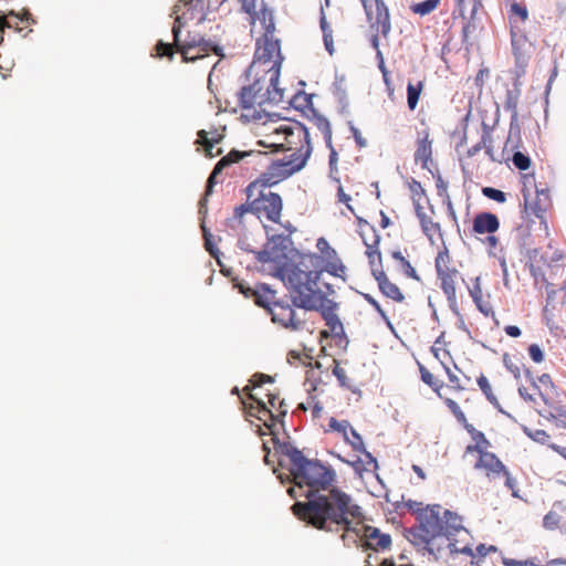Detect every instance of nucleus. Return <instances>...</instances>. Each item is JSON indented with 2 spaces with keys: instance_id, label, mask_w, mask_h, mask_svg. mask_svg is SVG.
Here are the masks:
<instances>
[{
  "instance_id": "9b49d317",
  "label": "nucleus",
  "mask_w": 566,
  "mask_h": 566,
  "mask_svg": "<svg viewBox=\"0 0 566 566\" xmlns=\"http://www.w3.org/2000/svg\"><path fill=\"white\" fill-rule=\"evenodd\" d=\"M391 546V536L381 533L379 528L370 525H361L363 551L384 552Z\"/></svg>"
},
{
  "instance_id": "2eb2a0df",
  "label": "nucleus",
  "mask_w": 566,
  "mask_h": 566,
  "mask_svg": "<svg viewBox=\"0 0 566 566\" xmlns=\"http://www.w3.org/2000/svg\"><path fill=\"white\" fill-rule=\"evenodd\" d=\"M514 241L521 253L525 254L530 260L536 256L537 249L533 248L534 240L528 224H520L515 228Z\"/></svg>"
},
{
  "instance_id": "393cba45",
  "label": "nucleus",
  "mask_w": 566,
  "mask_h": 566,
  "mask_svg": "<svg viewBox=\"0 0 566 566\" xmlns=\"http://www.w3.org/2000/svg\"><path fill=\"white\" fill-rule=\"evenodd\" d=\"M476 382H478V386L480 387L481 391L484 394L485 398L488 399V401L501 413H503L504 416H506L507 418L514 420V417L509 413L507 411H505L502 406L500 405L497 398L494 396L493 391H492V388H491V385L488 380V378L481 374L478 379H476Z\"/></svg>"
},
{
  "instance_id": "bb28decb",
  "label": "nucleus",
  "mask_w": 566,
  "mask_h": 566,
  "mask_svg": "<svg viewBox=\"0 0 566 566\" xmlns=\"http://www.w3.org/2000/svg\"><path fill=\"white\" fill-rule=\"evenodd\" d=\"M482 130L483 133L481 136V140L478 144L473 145L471 148H469V157L475 156L483 147L486 149V154L492 156V129L485 122H482Z\"/></svg>"
},
{
  "instance_id": "f03ea898",
  "label": "nucleus",
  "mask_w": 566,
  "mask_h": 566,
  "mask_svg": "<svg viewBox=\"0 0 566 566\" xmlns=\"http://www.w3.org/2000/svg\"><path fill=\"white\" fill-rule=\"evenodd\" d=\"M268 241L263 249L256 253V261L274 263L272 275L284 284L290 292H300V289L317 286L324 270L321 266L323 259L313 252H301L294 248L289 235L270 234V227L263 226Z\"/></svg>"
},
{
  "instance_id": "c756f323",
  "label": "nucleus",
  "mask_w": 566,
  "mask_h": 566,
  "mask_svg": "<svg viewBox=\"0 0 566 566\" xmlns=\"http://www.w3.org/2000/svg\"><path fill=\"white\" fill-rule=\"evenodd\" d=\"M421 230L423 234L428 238L431 244H434L433 234L437 233L441 240H443V234L441 230V226L438 222H434L430 217L426 216L424 221H419Z\"/></svg>"
},
{
  "instance_id": "338daca9",
  "label": "nucleus",
  "mask_w": 566,
  "mask_h": 566,
  "mask_svg": "<svg viewBox=\"0 0 566 566\" xmlns=\"http://www.w3.org/2000/svg\"><path fill=\"white\" fill-rule=\"evenodd\" d=\"M242 10L248 13L251 18V22L254 23L256 20L255 0H239Z\"/></svg>"
},
{
  "instance_id": "864d4df0",
  "label": "nucleus",
  "mask_w": 566,
  "mask_h": 566,
  "mask_svg": "<svg viewBox=\"0 0 566 566\" xmlns=\"http://www.w3.org/2000/svg\"><path fill=\"white\" fill-rule=\"evenodd\" d=\"M482 193L488 199L494 200L499 203H503L506 200V193L500 189L493 187H483Z\"/></svg>"
},
{
  "instance_id": "58836bf2",
  "label": "nucleus",
  "mask_w": 566,
  "mask_h": 566,
  "mask_svg": "<svg viewBox=\"0 0 566 566\" xmlns=\"http://www.w3.org/2000/svg\"><path fill=\"white\" fill-rule=\"evenodd\" d=\"M422 82H418L417 85L408 83L407 86V104L410 111H413L417 107L419 102V97L422 91Z\"/></svg>"
},
{
  "instance_id": "6e6d98bb",
  "label": "nucleus",
  "mask_w": 566,
  "mask_h": 566,
  "mask_svg": "<svg viewBox=\"0 0 566 566\" xmlns=\"http://www.w3.org/2000/svg\"><path fill=\"white\" fill-rule=\"evenodd\" d=\"M248 113L241 114V119L245 123H258L261 122L264 118V115L266 112L264 109H255L253 106L251 109H247Z\"/></svg>"
},
{
  "instance_id": "8fccbe9b",
  "label": "nucleus",
  "mask_w": 566,
  "mask_h": 566,
  "mask_svg": "<svg viewBox=\"0 0 566 566\" xmlns=\"http://www.w3.org/2000/svg\"><path fill=\"white\" fill-rule=\"evenodd\" d=\"M420 375L421 380L432 388L436 392H439V389L442 388V384L437 380L433 375L423 366L420 365ZM440 396V394H438Z\"/></svg>"
},
{
  "instance_id": "052dcab7",
  "label": "nucleus",
  "mask_w": 566,
  "mask_h": 566,
  "mask_svg": "<svg viewBox=\"0 0 566 566\" xmlns=\"http://www.w3.org/2000/svg\"><path fill=\"white\" fill-rule=\"evenodd\" d=\"M560 522V516L554 511H549L543 518V526L546 530H555Z\"/></svg>"
},
{
  "instance_id": "bf43d9fd",
  "label": "nucleus",
  "mask_w": 566,
  "mask_h": 566,
  "mask_svg": "<svg viewBox=\"0 0 566 566\" xmlns=\"http://www.w3.org/2000/svg\"><path fill=\"white\" fill-rule=\"evenodd\" d=\"M463 428L471 436L472 440L475 441V443H478V442L483 443L484 447L490 446V442L485 438L484 433L482 431L476 430L471 423H469V422L465 423V426Z\"/></svg>"
},
{
  "instance_id": "a18cd8bd",
  "label": "nucleus",
  "mask_w": 566,
  "mask_h": 566,
  "mask_svg": "<svg viewBox=\"0 0 566 566\" xmlns=\"http://www.w3.org/2000/svg\"><path fill=\"white\" fill-rule=\"evenodd\" d=\"M359 294L363 296V298L368 303L370 304L375 311L380 315V317L382 318V321L387 324V326L390 328V329H394V326L389 319V317L387 316V314L385 313V311L382 310V307L380 306L379 302L370 294L368 293H363V292H359Z\"/></svg>"
},
{
  "instance_id": "423d86ee",
  "label": "nucleus",
  "mask_w": 566,
  "mask_h": 566,
  "mask_svg": "<svg viewBox=\"0 0 566 566\" xmlns=\"http://www.w3.org/2000/svg\"><path fill=\"white\" fill-rule=\"evenodd\" d=\"M276 59L273 62V65L270 67L271 76H270V86L266 92L260 96V101L258 102L259 106L264 105L265 103L279 104L283 101L284 91L279 87V80L281 73V64L283 62V56L281 54L280 40L273 38H266L264 40V44L262 48L258 45L254 60L251 65L245 70L244 76L245 80H250L251 71L255 66L256 63H270L274 56Z\"/></svg>"
},
{
  "instance_id": "de8ad7c7",
  "label": "nucleus",
  "mask_w": 566,
  "mask_h": 566,
  "mask_svg": "<svg viewBox=\"0 0 566 566\" xmlns=\"http://www.w3.org/2000/svg\"><path fill=\"white\" fill-rule=\"evenodd\" d=\"M316 248L323 254V256H321L323 261L328 259H337L336 250L329 245L328 241L325 238L317 239Z\"/></svg>"
},
{
  "instance_id": "f8f14e48",
  "label": "nucleus",
  "mask_w": 566,
  "mask_h": 566,
  "mask_svg": "<svg viewBox=\"0 0 566 566\" xmlns=\"http://www.w3.org/2000/svg\"><path fill=\"white\" fill-rule=\"evenodd\" d=\"M255 201H259L256 213L264 212L269 221L280 223L283 202L279 193L260 191V196Z\"/></svg>"
},
{
  "instance_id": "0e129e2a",
  "label": "nucleus",
  "mask_w": 566,
  "mask_h": 566,
  "mask_svg": "<svg viewBox=\"0 0 566 566\" xmlns=\"http://www.w3.org/2000/svg\"><path fill=\"white\" fill-rule=\"evenodd\" d=\"M253 154V151H240L237 149H232L228 155L223 156L222 158L226 159V163L230 166L231 164L239 163L241 159H243L247 156H250Z\"/></svg>"
},
{
  "instance_id": "5701e85b",
  "label": "nucleus",
  "mask_w": 566,
  "mask_h": 566,
  "mask_svg": "<svg viewBox=\"0 0 566 566\" xmlns=\"http://www.w3.org/2000/svg\"><path fill=\"white\" fill-rule=\"evenodd\" d=\"M475 469H485L493 474L506 473V467L493 452L482 453V457L476 461Z\"/></svg>"
},
{
  "instance_id": "6ab92c4d",
  "label": "nucleus",
  "mask_w": 566,
  "mask_h": 566,
  "mask_svg": "<svg viewBox=\"0 0 566 566\" xmlns=\"http://www.w3.org/2000/svg\"><path fill=\"white\" fill-rule=\"evenodd\" d=\"M263 86L261 80L256 78L253 83L244 85L238 92L239 106L242 109H251L254 106L258 95L261 93Z\"/></svg>"
},
{
  "instance_id": "49530a36",
  "label": "nucleus",
  "mask_w": 566,
  "mask_h": 566,
  "mask_svg": "<svg viewBox=\"0 0 566 566\" xmlns=\"http://www.w3.org/2000/svg\"><path fill=\"white\" fill-rule=\"evenodd\" d=\"M322 269L325 272L329 273L331 275L343 277L339 272L344 273L346 270V266L343 264L342 260L337 256V259L326 260V264Z\"/></svg>"
},
{
  "instance_id": "37998d69",
  "label": "nucleus",
  "mask_w": 566,
  "mask_h": 566,
  "mask_svg": "<svg viewBox=\"0 0 566 566\" xmlns=\"http://www.w3.org/2000/svg\"><path fill=\"white\" fill-rule=\"evenodd\" d=\"M441 241H442L443 249L438 252V255H437L436 262H434L437 275H441L444 272L451 271L447 266V262L449 261V250H448L444 241L443 240H441Z\"/></svg>"
},
{
  "instance_id": "ddd939ff",
  "label": "nucleus",
  "mask_w": 566,
  "mask_h": 566,
  "mask_svg": "<svg viewBox=\"0 0 566 566\" xmlns=\"http://www.w3.org/2000/svg\"><path fill=\"white\" fill-rule=\"evenodd\" d=\"M524 208L522 213L528 214L531 211L537 218L543 219L544 213L551 205L549 190L547 188H536V199L533 203H528L530 193L523 190Z\"/></svg>"
},
{
  "instance_id": "774afa93",
  "label": "nucleus",
  "mask_w": 566,
  "mask_h": 566,
  "mask_svg": "<svg viewBox=\"0 0 566 566\" xmlns=\"http://www.w3.org/2000/svg\"><path fill=\"white\" fill-rule=\"evenodd\" d=\"M528 355L534 363H542L544 360V352L537 344H531L527 348Z\"/></svg>"
},
{
  "instance_id": "13d9d810",
  "label": "nucleus",
  "mask_w": 566,
  "mask_h": 566,
  "mask_svg": "<svg viewBox=\"0 0 566 566\" xmlns=\"http://www.w3.org/2000/svg\"><path fill=\"white\" fill-rule=\"evenodd\" d=\"M349 433L353 439L348 437V441L345 442L348 443L353 448V450L358 452H365L366 448L364 446L361 436L354 428H350Z\"/></svg>"
},
{
  "instance_id": "5fc2aeb1",
  "label": "nucleus",
  "mask_w": 566,
  "mask_h": 566,
  "mask_svg": "<svg viewBox=\"0 0 566 566\" xmlns=\"http://www.w3.org/2000/svg\"><path fill=\"white\" fill-rule=\"evenodd\" d=\"M258 206L259 201L255 200H253L252 202L240 205L234 208L233 217L235 219H241L248 212L256 213Z\"/></svg>"
},
{
  "instance_id": "0eeeda50",
  "label": "nucleus",
  "mask_w": 566,
  "mask_h": 566,
  "mask_svg": "<svg viewBox=\"0 0 566 566\" xmlns=\"http://www.w3.org/2000/svg\"><path fill=\"white\" fill-rule=\"evenodd\" d=\"M460 520V528L457 531H450V534L447 532L448 530H442L441 533L434 537V546L441 549V556H438V553L434 552L428 553L431 555L434 560H446L451 562L453 564L457 563V559L460 555H465L468 557H475L474 552L471 547V544L465 542V537L470 536L469 531L462 525V517L459 515Z\"/></svg>"
},
{
  "instance_id": "a878e982",
  "label": "nucleus",
  "mask_w": 566,
  "mask_h": 566,
  "mask_svg": "<svg viewBox=\"0 0 566 566\" xmlns=\"http://www.w3.org/2000/svg\"><path fill=\"white\" fill-rule=\"evenodd\" d=\"M221 138L222 137L217 133H214L212 137H209V134L202 129L198 132L197 142L200 146L205 148L206 156L209 158H213L214 156L221 154V149H218L216 154L212 151L214 145L219 144Z\"/></svg>"
},
{
  "instance_id": "4468645a",
  "label": "nucleus",
  "mask_w": 566,
  "mask_h": 566,
  "mask_svg": "<svg viewBox=\"0 0 566 566\" xmlns=\"http://www.w3.org/2000/svg\"><path fill=\"white\" fill-rule=\"evenodd\" d=\"M370 232L373 235L371 242H369L368 239L365 237L363 230L359 231V234L366 247V255L368 258V263L371 269V274L374 275L375 270H382L381 253L379 251L380 235L378 234L375 227H370Z\"/></svg>"
},
{
  "instance_id": "c03bdc74",
  "label": "nucleus",
  "mask_w": 566,
  "mask_h": 566,
  "mask_svg": "<svg viewBox=\"0 0 566 566\" xmlns=\"http://www.w3.org/2000/svg\"><path fill=\"white\" fill-rule=\"evenodd\" d=\"M328 427L332 430L340 433L343 436L344 441H348V433L350 431V428H353V427L350 426V423L347 420L339 421L336 418L332 417L328 421Z\"/></svg>"
},
{
  "instance_id": "2f4dec72",
  "label": "nucleus",
  "mask_w": 566,
  "mask_h": 566,
  "mask_svg": "<svg viewBox=\"0 0 566 566\" xmlns=\"http://www.w3.org/2000/svg\"><path fill=\"white\" fill-rule=\"evenodd\" d=\"M458 273L455 269H452L450 272H444L441 275H438V279L441 281V290L443 291L446 297H450L451 295H457L455 284L453 276Z\"/></svg>"
},
{
  "instance_id": "72a5a7b5",
  "label": "nucleus",
  "mask_w": 566,
  "mask_h": 566,
  "mask_svg": "<svg viewBox=\"0 0 566 566\" xmlns=\"http://www.w3.org/2000/svg\"><path fill=\"white\" fill-rule=\"evenodd\" d=\"M200 226H201V230H202L206 250L209 252V254L213 259H216L218 261L219 264H221V262H220L221 253H220L219 249L217 248L216 243L213 242V235L211 234L209 229L206 227L205 221H202Z\"/></svg>"
},
{
  "instance_id": "f704fd0d",
  "label": "nucleus",
  "mask_w": 566,
  "mask_h": 566,
  "mask_svg": "<svg viewBox=\"0 0 566 566\" xmlns=\"http://www.w3.org/2000/svg\"><path fill=\"white\" fill-rule=\"evenodd\" d=\"M304 144H305V150L303 154L300 153L301 150H297V151H294L293 154H291L286 159H284V165H286V168L294 167L295 165L300 164V161H302L303 158L305 159V164L307 163V160L310 159V157L312 155L313 146H312V143H304Z\"/></svg>"
},
{
  "instance_id": "473e14b6",
  "label": "nucleus",
  "mask_w": 566,
  "mask_h": 566,
  "mask_svg": "<svg viewBox=\"0 0 566 566\" xmlns=\"http://www.w3.org/2000/svg\"><path fill=\"white\" fill-rule=\"evenodd\" d=\"M150 56L154 59H167L168 61H172L175 56V51L171 48V44L165 42L163 40L157 41L156 45L150 51Z\"/></svg>"
},
{
  "instance_id": "79ce46f5",
  "label": "nucleus",
  "mask_w": 566,
  "mask_h": 566,
  "mask_svg": "<svg viewBox=\"0 0 566 566\" xmlns=\"http://www.w3.org/2000/svg\"><path fill=\"white\" fill-rule=\"evenodd\" d=\"M521 97V93L517 92V90H507L505 95V101L503 104V108L506 112H510L512 114H518L517 112V104Z\"/></svg>"
},
{
  "instance_id": "7ed1b4c3",
  "label": "nucleus",
  "mask_w": 566,
  "mask_h": 566,
  "mask_svg": "<svg viewBox=\"0 0 566 566\" xmlns=\"http://www.w3.org/2000/svg\"><path fill=\"white\" fill-rule=\"evenodd\" d=\"M314 499L306 504L312 512V518L305 523L314 528L326 532L343 530L340 536L345 546L361 547V526L353 523V518L363 515L361 507L356 504L350 494L343 490H333L328 497L313 495Z\"/></svg>"
},
{
  "instance_id": "412c9836",
  "label": "nucleus",
  "mask_w": 566,
  "mask_h": 566,
  "mask_svg": "<svg viewBox=\"0 0 566 566\" xmlns=\"http://www.w3.org/2000/svg\"><path fill=\"white\" fill-rule=\"evenodd\" d=\"M290 306L295 311V303L297 297L301 300L310 298L312 303L318 304L324 303L325 301H328L329 298L326 297V294L318 287V286H308L304 289H300V292H290Z\"/></svg>"
},
{
  "instance_id": "20e7f679",
  "label": "nucleus",
  "mask_w": 566,
  "mask_h": 566,
  "mask_svg": "<svg viewBox=\"0 0 566 566\" xmlns=\"http://www.w3.org/2000/svg\"><path fill=\"white\" fill-rule=\"evenodd\" d=\"M405 505L412 514H416L418 525L406 530V538L418 548L427 553L434 552L441 556V549L434 546V537L442 530L457 531L460 528L459 514L450 510L443 509L440 504L427 505L422 507V503L408 500Z\"/></svg>"
},
{
  "instance_id": "dca6fc26",
  "label": "nucleus",
  "mask_w": 566,
  "mask_h": 566,
  "mask_svg": "<svg viewBox=\"0 0 566 566\" xmlns=\"http://www.w3.org/2000/svg\"><path fill=\"white\" fill-rule=\"evenodd\" d=\"M296 302V308L305 311H317L321 313V316L325 322L329 318L337 316L335 311L337 310L338 304L333 300L325 301L324 303L314 304L311 302L310 298L301 300L300 297H297Z\"/></svg>"
},
{
  "instance_id": "c85d7f7f",
  "label": "nucleus",
  "mask_w": 566,
  "mask_h": 566,
  "mask_svg": "<svg viewBox=\"0 0 566 566\" xmlns=\"http://www.w3.org/2000/svg\"><path fill=\"white\" fill-rule=\"evenodd\" d=\"M462 20V43L465 44V49L469 50V46L472 45L470 38L482 27L478 18L468 19V15L465 14V19Z\"/></svg>"
},
{
  "instance_id": "680f3d73",
  "label": "nucleus",
  "mask_w": 566,
  "mask_h": 566,
  "mask_svg": "<svg viewBox=\"0 0 566 566\" xmlns=\"http://www.w3.org/2000/svg\"><path fill=\"white\" fill-rule=\"evenodd\" d=\"M436 178V187H437V193L438 196L444 201L447 199H450L448 193V184L443 180L441 175L437 172V175H433Z\"/></svg>"
},
{
  "instance_id": "e2e57ef3",
  "label": "nucleus",
  "mask_w": 566,
  "mask_h": 566,
  "mask_svg": "<svg viewBox=\"0 0 566 566\" xmlns=\"http://www.w3.org/2000/svg\"><path fill=\"white\" fill-rule=\"evenodd\" d=\"M332 90L335 97L347 94L344 75H335V81L332 85Z\"/></svg>"
},
{
  "instance_id": "c9c22d12",
  "label": "nucleus",
  "mask_w": 566,
  "mask_h": 566,
  "mask_svg": "<svg viewBox=\"0 0 566 566\" xmlns=\"http://www.w3.org/2000/svg\"><path fill=\"white\" fill-rule=\"evenodd\" d=\"M198 36H200V35L199 34L191 35L190 33H188L187 39L184 42L181 40H180V42H177L174 40L176 45L180 50H182V61L184 62H189V61L195 60V59H190L188 56V50L199 46L201 41H198Z\"/></svg>"
},
{
  "instance_id": "ea45409f",
  "label": "nucleus",
  "mask_w": 566,
  "mask_h": 566,
  "mask_svg": "<svg viewBox=\"0 0 566 566\" xmlns=\"http://www.w3.org/2000/svg\"><path fill=\"white\" fill-rule=\"evenodd\" d=\"M440 3V0H424L410 6V10L421 17L431 13Z\"/></svg>"
},
{
  "instance_id": "4c0bfd02",
  "label": "nucleus",
  "mask_w": 566,
  "mask_h": 566,
  "mask_svg": "<svg viewBox=\"0 0 566 566\" xmlns=\"http://www.w3.org/2000/svg\"><path fill=\"white\" fill-rule=\"evenodd\" d=\"M526 42L527 39L525 35L517 36L516 34L512 33V52L516 62L517 56L521 55L530 61V54L525 50Z\"/></svg>"
},
{
  "instance_id": "b1692460",
  "label": "nucleus",
  "mask_w": 566,
  "mask_h": 566,
  "mask_svg": "<svg viewBox=\"0 0 566 566\" xmlns=\"http://www.w3.org/2000/svg\"><path fill=\"white\" fill-rule=\"evenodd\" d=\"M30 20H32V15L28 9H23L21 14L14 13L13 11H10L8 14H0V31H3L6 28L20 31L19 22H28Z\"/></svg>"
},
{
  "instance_id": "3c124183",
  "label": "nucleus",
  "mask_w": 566,
  "mask_h": 566,
  "mask_svg": "<svg viewBox=\"0 0 566 566\" xmlns=\"http://www.w3.org/2000/svg\"><path fill=\"white\" fill-rule=\"evenodd\" d=\"M447 407L450 409V411L453 413L455 419L464 427L465 423H468L467 417L464 412L461 410L460 406L457 401L453 399L447 398L444 400Z\"/></svg>"
},
{
  "instance_id": "39448f33",
  "label": "nucleus",
  "mask_w": 566,
  "mask_h": 566,
  "mask_svg": "<svg viewBox=\"0 0 566 566\" xmlns=\"http://www.w3.org/2000/svg\"><path fill=\"white\" fill-rule=\"evenodd\" d=\"M234 287L244 297H253L255 305L264 308L271 315L273 323L292 332L305 328L306 319L296 314L290 306L287 298H277L276 291L268 283H258L255 287H251L241 281H237Z\"/></svg>"
},
{
  "instance_id": "9d476101",
  "label": "nucleus",
  "mask_w": 566,
  "mask_h": 566,
  "mask_svg": "<svg viewBox=\"0 0 566 566\" xmlns=\"http://www.w3.org/2000/svg\"><path fill=\"white\" fill-rule=\"evenodd\" d=\"M305 167V159L303 158L300 164L295 165L292 168H286L284 165V159L273 160L265 171H263L259 177L260 187L268 188L273 187L280 181L289 178L293 174L302 170Z\"/></svg>"
},
{
  "instance_id": "a19ab883",
  "label": "nucleus",
  "mask_w": 566,
  "mask_h": 566,
  "mask_svg": "<svg viewBox=\"0 0 566 566\" xmlns=\"http://www.w3.org/2000/svg\"><path fill=\"white\" fill-rule=\"evenodd\" d=\"M391 256L396 261L400 262V264H401V266L403 269V273L408 277H411V279H413L416 281H420V276L418 275L417 271L411 265V263L402 255V253L400 251H398V250L397 251H392Z\"/></svg>"
},
{
  "instance_id": "cd10ccee",
  "label": "nucleus",
  "mask_w": 566,
  "mask_h": 566,
  "mask_svg": "<svg viewBox=\"0 0 566 566\" xmlns=\"http://www.w3.org/2000/svg\"><path fill=\"white\" fill-rule=\"evenodd\" d=\"M521 143V125L518 120V114H512L510 118L509 136L505 143V147L512 149L517 148Z\"/></svg>"
},
{
  "instance_id": "69168bd1",
  "label": "nucleus",
  "mask_w": 566,
  "mask_h": 566,
  "mask_svg": "<svg viewBox=\"0 0 566 566\" xmlns=\"http://www.w3.org/2000/svg\"><path fill=\"white\" fill-rule=\"evenodd\" d=\"M504 367L513 374L514 378L518 380L521 378V368L517 364L513 363L509 354L503 355Z\"/></svg>"
},
{
  "instance_id": "4be33fe9",
  "label": "nucleus",
  "mask_w": 566,
  "mask_h": 566,
  "mask_svg": "<svg viewBox=\"0 0 566 566\" xmlns=\"http://www.w3.org/2000/svg\"><path fill=\"white\" fill-rule=\"evenodd\" d=\"M423 137L419 138L417 142V149L415 151V160L421 163V167L423 169H428L430 171L428 163L431 160L432 156V140L429 139V132H423Z\"/></svg>"
},
{
  "instance_id": "aec40b11",
  "label": "nucleus",
  "mask_w": 566,
  "mask_h": 566,
  "mask_svg": "<svg viewBox=\"0 0 566 566\" xmlns=\"http://www.w3.org/2000/svg\"><path fill=\"white\" fill-rule=\"evenodd\" d=\"M468 291L480 313H482L485 317L495 316L491 303L484 301L482 297L481 276H476L473 280L472 286H468Z\"/></svg>"
},
{
  "instance_id": "f3484780",
  "label": "nucleus",
  "mask_w": 566,
  "mask_h": 566,
  "mask_svg": "<svg viewBox=\"0 0 566 566\" xmlns=\"http://www.w3.org/2000/svg\"><path fill=\"white\" fill-rule=\"evenodd\" d=\"M499 228V218L492 212H480L473 219L472 230L478 234H492L496 232Z\"/></svg>"
},
{
  "instance_id": "e433bc0d",
  "label": "nucleus",
  "mask_w": 566,
  "mask_h": 566,
  "mask_svg": "<svg viewBox=\"0 0 566 566\" xmlns=\"http://www.w3.org/2000/svg\"><path fill=\"white\" fill-rule=\"evenodd\" d=\"M325 324L328 326L333 337L338 338L340 342L344 340L345 345L348 344L349 340L345 334L343 323L338 315L327 319Z\"/></svg>"
},
{
  "instance_id": "1a4fd4ad",
  "label": "nucleus",
  "mask_w": 566,
  "mask_h": 566,
  "mask_svg": "<svg viewBox=\"0 0 566 566\" xmlns=\"http://www.w3.org/2000/svg\"><path fill=\"white\" fill-rule=\"evenodd\" d=\"M313 94H307L304 91H298L294 94L292 99L290 101V105L296 109L305 114V109H308L312 113V118L314 120L317 129L323 134V138L326 147H331L332 140V127L329 120L322 114L315 109L313 105Z\"/></svg>"
},
{
  "instance_id": "4d7b16f0",
  "label": "nucleus",
  "mask_w": 566,
  "mask_h": 566,
  "mask_svg": "<svg viewBox=\"0 0 566 566\" xmlns=\"http://www.w3.org/2000/svg\"><path fill=\"white\" fill-rule=\"evenodd\" d=\"M198 41H201L199 46H198L200 49V51H202L205 53L213 52L217 55H221L222 54V49L217 43H214L213 41L207 40L203 36H198Z\"/></svg>"
},
{
  "instance_id": "6e6552de",
  "label": "nucleus",
  "mask_w": 566,
  "mask_h": 566,
  "mask_svg": "<svg viewBox=\"0 0 566 566\" xmlns=\"http://www.w3.org/2000/svg\"><path fill=\"white\" fill-rule=\"evenodd\" d=\"M174 13L176 18L171 33L177 42H180L181 29L188 22L196 20L197 24H200L208 19L205 0H179L174 7Z\"/></svg>"
},
{
  "instance_id": "603ef678",
  "label": "nucleus",
  "mask_w": 566,
  "mask_h": 566,
  "mask_svg": "<svg viewBox=\"0 0 566 566\" xmlns=\"http://www.w3.org/2000/svg\"><path fill=\"white\" fill-rule=\"evenodd\" d=\"M333 375L337 378L340 387L348 389L353 392H356V388L352 386L350 380L347 378L346 373L342 367L336 365L333 368Z\"/></svg>"
},
{
  "instance_id": "f257e3e1",
  "label": "nucleus",
  "mask_w": 566,
  "mask_h": 566,
  "mask_svg": "<svg viewBox=\"0 0 566 566\" xmlns=\"http://www.w3.org/2000/svg\"><path fill=\"white\" fill-rule=\"evenodd\" d=\"M273 444L276 453L289 460L286 465L291 476L297 481L296 485L289 488L287 493L292 499L304 496L305 502L296 501L291 510L293 514L301 521L306 522L312 518V512L306 507L314 496L321 495L328 497L333 490H340L334 486L336 482V472L331 465H325L318 459H308L303 452L291 442H281L274 436ZM280 467L285 468L283 459L279 461Z\"/></svg>"
},
{
  "instance_id": "09e8293b",
  "label": "nucleus",
  "mask_w": 566,
  "mask_h": 566,
  "mask_svg": "<svg viewBox=\"0 0 566 566\" xmlns=\"http://www.w3.org/2000/svg\"><path fill=\"white\" fill-rule=\"evenodd\" d=\"M512 163L521 171L527 170L531 166V158L528 155L516 150L513 153Z\"/></svg>"
},
{
  "instance_id": "a211bd4d",
  "label": "nucleus",
  "mask_w": 566,
  "mask_h": 566,
  "mask_svg": "<svg viewBox=\"0 0 566 566\" xmlns=\"http://www.w3.org/2000/svg\"><path fill=\"white\" fill-rule=\"evenodd\" d=\"M374 277L378 283L379 291L386 297H389L399 303L403 302L405 296L401 293L400 289L388 280L384 270H375Z\"/></svg>"
},
{
  "instance_id": "7c9ffc66",
  "label": "nucleus",
  "mask_w": 566,
  "mask_h": 566,
  "mask_svg": "<svg viewBox=\"0 0 566 566\" xmlns=\"http://www.w3.org/2000/svg\"><path fill=\"white\" fill-rule=\"evenodd\" d=\"M319 27L323 33L325 49L332 55L334 53L333 30L326 20L323 8H321Z\"/></svg>"
}]
</instances>
